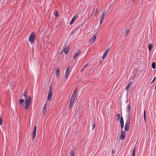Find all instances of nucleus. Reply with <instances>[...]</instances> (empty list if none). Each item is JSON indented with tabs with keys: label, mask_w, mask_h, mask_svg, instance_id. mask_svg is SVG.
<instances>
[{
	"label": "nucleus",
	"mask_w": 156,
	"mask_h": 156,
	"mask_svg": "<svg viewBox=\"0 0 156 156\" xmlns=\"http://www.w3.org/2000/svg\"><path fill=\"white\" fill-rule=\"evenodd\" d=\"M47 105L46 103H45L44 105V107L43 108V109H47Z\"/></svg>",
	"instance_id": "2f4dec72"
},
{
	"label": "nucleus",
	"mask_w": 156,
	"mask_h": 156,
	"mask_svg": "<svg viewBox=\"0 0 156 156\" xmlns=\"http://www.w3.org/2000/svg\"><path fill=\"white\" fill-rule=\"evenodd\" d=\"M36 129L37 126H35L34 129V131L33 133V139H34L36 137Z\"/></svg>",
	"instance_id": "0eeeda50"
},
{
	"label": "nucleus",
	"mask_w": 156,
	"mask_h": 156,
	"mask_svg": "<svg viewBox=\"0 0 156 156\" xmlns=\"http://www.w3.org/2000/svg\"><path fill=\"white\" fill-rule=\"evenodd\" d=\"M59 73H60V69H59L58 68L57 69V70L56 71V77L57 78L58 77V76H59Z\"/></svg>",
	"instance_id": "f8f14e48"
},
{
	"label": "nucleus",
	"mask_w": 156,
	"mask_h": 156,
	"mask_svg": "<svg viewBox=\"0 0 156 156\" xmlns=\"http://www.w3.org/2000/svg\"><path fill=\"white\" fill-rule=\"evenodd\" d=\"M77 88H75L74 89V90L73 92V94H72V95L71 98L70 100V102H73V103L74 102V101L75 100V98L76 96V92L77 91Z\"/></svg>",
	"instance_id": "f03ea898"
},
{
	"label": "nucleus",
	"mask_w": 156,
	"mask_h": 156,
	"mask_svg": "<svg viewBox=\"0 0 156 156\" xmlns=\"http://www.w3.org/2000/svg\"><path fill=\"white\" fill-rule=\"evenodd\" d=\"M152 67L153 69H154L155 67V63L154 62H153L152 64Z\"/></svg>",
	"instance_id": "5701e85b"
},
{
	"label": "nucleus",
	"mask_w": 156,
	"mask_h": 156,
	"mask_svg": "<svg viewBox=\"0 0 156 156\" xmlns=\"http://www.w3.org/2000/svg\"><path fill=\"white\" fill-rule=\"evenodd\" d=\"M129 32V30H126V32L125 33V35L124 36L125 37L128 34Z\"/></svg>",
	"instance_id": "a878e982"
},
{
	"label": "nucleus",
	"mask_w": 156,
	"mask_h": 156,
	"mask_svg": "<svg viewBox=\"0 0 156 156\" xmlns=\"http://www.w3.org/2000/svg\"><path fill=\"white\" fill-rule=\"evenodd\" d=\"M73 102H70V103L69 105V109H70L71 107L73 105Z\"/></svg>",
	"instance_id": "c756f323"
},
{
	"label": "nucleus",
	"mask_w": 156,
	"mask_h": 156,
	"mask_svg": "<svg viewBox=\"0 0 156 156\" xmlns=\"http://www.w3.org/2000/svg\"><path fill=\"white\" fill-rule=\"evenodd\" d=\"M81 53L80 51H79L77 52H75L73 57V59H75L77 56L79 55Z\"/></svg>",
	"instance_id": "1a4fd4ad"
},
{
	"label": "nucleus",
	"mask_w": 156,
	"mask_h": 156,
	"mask_svg": "<svg viewBox=\"0 0 156 156\" xmlns=\"http://www.w3.org/2000/svg\"><path fill=\"white\" fill-rule=\"evenodd\" d=\"M49 93H52V87L51 86H50L49 87Z\"/></svg>",
	"instance_id": "393cba45"
},
{
	"label": "nucleus",
	"mask_w": 156,
	"mask_h": 156,
	"mask_svg": "<svg viewBox=\"0 0 156 156\" xmlns=\"http://www.w3.org/2000/svg\"><path fill=\"white\" fill-rule=\"evenodd\" d=\"M70 69V66H68L67 69H66V75H65V77L66 78V79H67L68 77L69 74V70Z\"/></svg>",
	"instance_id": "39448f33"
},
{
	"label": "nucleus",
	"mask_w": 156,
	"mask_h": 156,
	"mask_svg": "<svg viewBox=\"0 0 156 156\" xmlns=\"http://www.w3.org/2000/svg\"><path fill=\"white\" fill-rule=\"evenodd\" d=\"M23 96L26 97H26H27V92H25L24 94H23Z\"/></svg>",
	"instance_id": "f704fd0d"
},
{
	"label": "nucleus",
	"mask_w": 156,
	"mask_h": 156,
	"mask_svg": "<svg viewBox=\"0 0 156 156\" xmlns=\"http://www.w3.org/2000/svg\"><path fill=\"white\" fill-rule=\"evenodd\" d=\"M98 13V9H97L94 12V15L95 16H96V15H97Z\"/></svg>",
	"instance_id": "7c9ffc66"
},
{
	"label": "nucleus",
	"mask_w": 156,
	"mask_h": 156,
	"mask_svg": "<svg viewBox=\"0 0 156 156\" xmlns=\"http://www.w3.org/2000/svg\"><path fill=\"white\" fill-rule=\"evenodd\" d=\"M121 133L120 139L122 140H123L125 138V132L124 131H121Z\"/></svg>",
	"instance_id": "6e6552de"
},
{
	"label": "nucleus",
	"mask_w": 156,
	"mask_h": 156,
	"mask_svg": "<svg viewBox=\"0 0 156 156\" xmlns=\"http://www.w3.org/2000/svg\"><path fill=\"white\" fill-rule=\"evenodd\" d=\"M78 15H79V13H76V15H75V16H74L73 17V20H75L77 18L78 16Z\"/></svg>",
	"instance_id": "f3484780"
},
{
	"label": "nucleus",
	"mask_w": 156,
	"mask_h": 156,
	"mask_svg": "<svg viewBox=\"0 0 156 156\" xmlns=\"http://www.w3.org/2000/svg\"><path fill=\"white\" fill-rule=\"evenodd\" d=\"M152 47V44H150L148 46V49H149V51L150 52L151 51V50Z\"/></svg>",
	"instance_id": "a211bd4d"
},
{
	"label": "nucleus",
	"mask_w": 156,
	"mask_h": 156,
	"mask_svg": "<svg viewBox=\"0 0 156 156\" xmlns=\"http://www.w3.org/2000/svg\"><path fill=\"white\" fill-rule=\"evenodd\" d=\"M75 20H73V19H72V20H71V22H70V24H71L73 23Z\"/></svg>",
	"instance_id": "72a5a7b5"
},
{
	"label": "nucleus",
	"mask_w": 156,
	"mask_h": 156,
	"mask_svg": "<svg viewBox=\"0 0 156 156\" xmlns=\"http://www.w3.org/2000/svg\"><path fill=\"white\" fill-rule=\"evenodd\" d=\"M130 122L129 120H127L125 125V129L126 131H129L130 126Z\"/></svg>",
	"instance_id": "20e7f679"
},
{
	"label": "nucleus",
	"mask_w": 156,
	"mask_h": 156,
	"mask_svg": "<svg viewBox=\"0 0 156 156\" xmlns=\"http://www.w3.org/2000/svg\"><path fill=\"white\" fill-rule=\"evenodd\" d=\"M146 116L145 115V110L144 111V116Z\"/></svg>",
	"instance_id": "79ce46f5"
},
{
	"label": "nucleus",
	"mask_w": 156,
	"mask_h": 156,
	"mask_svg": "<svg viewBox=\"0 0 156 156\" xmlns=\"http://www.w3.org/2000/svg\"><path fill=\"white\" fill-rule=\"evenodd\" d=\"M120 124H124L123 119L122 117H121L120 118Z\"/></svg>",
	"instance_id": "dca6fc26"
},
{
	"label": "nucleus",
	"mask_w": 156,
	"mask_h": 156,
	"mask_svg": "<svg viewBox=\"0 0 156 156\" xmlns=\"http://www.w3.org/2000/svg\"><path fill=\"white\" fill-rule=\"evenodd\" d=\"M2 120L1 118H0V125H2Z\"/></svg>",
	"instance_id": "4c0bfd02"
},
{
	"label": "nucleus",
	"mask_w": 156,
	"mask_h": 156,
	"mask_svg": "<svg viewBox=\"0 0 156 156\" xmlns=\"http://www.w3.org/2000/svg\"><path fill=\"white\" fill-rule=\"evenodd\" d=\"M47 109H43V114L44 115L46 114Z\"/></svg>",
	"instance_id": "cd10ccee"
},
{
	"label": "nucleus",
	"mask_w": 156,
	"mask_h": 156,
	"mask_svg": "<svg viewBox=\"0 0 156 156\" xmlns=\"http://www.w3.org/2000/svg\"><path fill=\"white\" fill-rule=\"evenodd\" d=\"M127 108H128V112L130 114V109H131V103H129L127 106Z\"/></svg>",
	"instance_id": "9d476101"
},
{
	"label": "nucleus",
	"mask_w": 156,
	"mask_h": 156,
	"mask_svg": "<svg viewBox=\"0 0 156 156\" xmlns=\"http://www.w3.org/2000/svg\"><path fill=\"white\" fill-rule=\"evenodd\" d=\"M35 37V34L34 32H33L31 34L29 38V41L31 43L33 44L34 43Z\"/></svg>",
	"instance_id": "7ed1b4c3"
},
{
	"label": "nucleus",
	"mask_w": 156,
	"mask_h": 156,
	"mask_svg": "<svg viewBox=\"0 0 156 156\" xmlns=\"http://www.w3.org/2000/svg\"><path fill=\"white\" fill-rule=\"evenodd\" d=\"M107 55V54L104 52L103 55L102 56V58L103 59H104L106 57Z\"/></svg>",
	"instance_id": "b1692460"
},
{
	"label": "nucleus",
	"mask_w": 156,
	"mask_h": 156,
	"mask_svg": "<svg viewBox=\"0 0 156 156\" xmlns=\"http://www.w3.org/2000/svg\"><path fill=\"white\" fill-rule=\"evenodd\" d=\"M106 14V12L105 11H104L103 12L102 14L101 18H102L103 19L104 16Z\"/></svg>",
	"instance_id": "6ab92c4d"
},
{
	"label": "nucleus",
	"mask_w": 156,
	"mask_h": 156,
	"mask_svg": "<svg viewBox=\"0 0 156 156\" xmlns=\"http://www.w3.org/2000/svg\"><path fill=\"white\" fill-rule=\"evenodd\" d=\"M31 102V98L30 96L27 97L25 99V108L28 109L30 106Z\"/></svg>",
	"instance_id": "f257e3e1"
},
{
	"label": "nucleus",
	"mask_w": 156,
	"mask_h": 156,
	"mask_svg": "<svg viewBox=\"0 0 156 156\" xmlns=\"http://www.w3.org/2000/svg\"><path fill=\"white\" fill-rule=\"evenodd\" d=\"M103 19V18H101L100 19V24H101V23H102V20Z\"/></svg>",
	"instance_id": "ea45409f"
},
{
	"label": "nucleus",
	"mask_w": 156,
	"mask_h": 156,
	"mask_svg": "<svg viewBox=\"0 0 156 156\" xmlns=\"http://www.w3.org/2000/svg\"><path fill=\"white\" fill-rule=\"evenodd\" d=\"M155 77L154 79H153V80L152 81L151 83H152L153 82H154V81L155 80Z\"/></svg>",
	"instance_id": "a19ab883"
},
{
	"label": "nucleus",
	"mask_w": 156,
	"mask_h": 156,
	"mask_svg": "<svg viewBox=\"0 0 156 156\" xmlns=\"http://www.w3.org/2000/svg\"><path fill=\"white\" fill-rule=\"evenodd\" d=\"M88 65V64H87L84 65L83 66V68H85Z\"/></svg>",
	"instance_id": "e433bc0d"
},
{
	"label": "nucleus",
	"mask_w": 156,
	"mask_h": 156,
	"mask_svg": "<svg viewBox=\"0 0 156 156\" xmlns=\"http://www.w3.org/2000/svg\"><path fill=\"white\" fill-rule=\"evenodd\" d=\"M52 93H49L48 96V98H47V100L48 101H49L51 100V96H52Z\"/></svg>",
	"instance_id": "9b49d317"
},
{
	"label": "nucleus",
	"mask_w": 156,
	"mask_h": 156,
	"mask_svg": "<svg viewBox=\"0 0 156 156\" xmlns=\"http://www.w3.org/2000/svg\"><path fill=\"white\" fill-rule=\"evenodd\" d=\"M135 147L134 148V149H133L132 154V156H135Z\"/></svg>",
	"instance_id": "412c9836"
},
{
	"label": "nucleus",
	"mask_w": 156,
	"mask_h": 156,
	"mask_svg": "<svg viewBox=\"0 0 156 156\" xmlns=\"http://www.w3.org/2000/svg\"><path fill=\"white\" fill-rule=\"evenodd\" d=\"M132 84V83H129L127 85V87H126V90H128L131 87Z\"/></svg>",
	"instance_id": "ddd939ff"
},
{
	"label": "nucleus",
	"mask_w": 156,
	"mask_h": 156,
	"mask_svg": "<svg viewBox=\"0 0 156 156\" xmlns=\"http://www.w3.org/2000/svg\"><path fill=\"white\" fill-rule=\"evenodd\" d=\"M75 153L74 151H71L70 152V154L71 155V156H74Z\"/></svg>",
	"instance_id": "aec40b11"
},
{
	"label": "nucleus",
	"mask_w": 156,
	"mask_h": 156,
	"mask_svg": "<svg viewBox=\"0 0 156 156\" xmlns=\"http://www.w3.org/2000/svg\"><path fill=\"white\" fill-rule=\"evenodd\" d=\"M95 124L94 123L93 125V126H92V130H93L95 128Z\"/></svg>",
	"instance_id": "473e14b6"
},
{
	"label": "nucleus",
	"mask_w": 156,
	"mask_h": 156,
	"mask_svg": "<svg viewBox=\"0 0 156 156\" xmlns=\"http://www.w3.org/2000/svg\"><path fill=\"white\" fill-rule=\"evenodd\" d=\"M24 102V100L23 99H20L19 100V103L20 105H22Z\"/></svg>",
	"instance_id": "4468645a"
},
{
	"label": "nucleus",
	"mask_w": 156,
	"mask_h": 156,
	"mask_svg": "<svg viewBox=\"0 0 156 156\" xmlns=\"http://www.w3.org/2000/svg\"><path fill=\"white\" fill-rule=\"evenodd\" d=\"M110 50V48H107V49H106V50H105V53H106V54H108L109 50Z\"/></svg>",
	"instance_id": "c85d7f7f"
},
{
	"label": "nucleus",
	"mask_w": 156,
	"mask_h": 156,
	"mask_svg": "<svg viewBox=\"0 0 156 156\" xmlns=\"http://www.w3.org/2000/svg\"><path fill=\"white\" fill-rule=\"evenodd\" d=\"M63 49L64 50V52L66 54H67L68 53L70 48L69 47L65 46V47H63Z\"/></svg>",
	"instance_id": "423d86ee"
},
{
	"label": "nucleus",
	"mask_w": 156,
	"mask_h": 156,
	"mask_svg": "<svg viewBox=\"0 0 156 156\" xmlns=\"http://www.w3.org/2000/svg\"><path fill=\"white\" fill-rule=\"evenodd\" d=\"M54 15L56 17H57L58 16V13L57 10H56L55 13H54Z\"/></svg>",
	"instance_id": "4be33fe9"
},
{
	"label": "nucleus",
	"mask_w": 156,
	"mask_h": 156,
	"mask_svg": "<svg viewBox=\"0 0 156 156\" xmlns=\"http://www.w3.org/2000/svg\"><path fill=\"white\" fill-rule=\"evenodd\" d=\"M120 115L119 114H118L117 115V119L119 120L120 118Z\"/></svg>",
	"instance_id": "bb28decb"
},
{
	"label": "nucleus",
	"mask_w": 156,
	"mask_h": 156,
	"mask_svg": "<svg viewBox=\"0 0 156 156\" xmlns=\"http://www.w3.org/2000/svg\"><path fill=\"white\" fill-rule=\"evenodd\" d=\"M96 36H94L92 37L91 41L92 43L94 42L95 41L96 39Z\"/></svg>",
	"instance_id": "2eb2a0df"
},
{
	"label": "nucleus",
	"mask_w": 156,
	"mask_h": 156,
	"mask_svg": "<svg viewBox=\"0 0 156 156\" xmlns=\"http://www.w3.org/2000/svg\"><path fill=\"white\" fill-rule=\"evenodd\" d=\"M76 31V29L73 30L71 32V35H73V33Z\"/></svg>",
	"instance_id": "c9c22d12"
},
{
	"label": "nucleus",
	"mask_w": 156,
	"mask_h": 156,
	"mask_svg": "<svg viewBox=\"0 0 156 156\" xmlns=\"http://www.w3.org/2000/svg\"><path fill=\"white\" fill-rule=\"evenodd\" d=\"M124 127V124H121V128L122 129Z\"/></svg>",
	"instance_id": "58836bf2"
},
{
	"label": "nucleus",
	"mask_w": 156,
	"mask_h": 156,
	"mask_svg": "<svg viewBox=\"0 0 156 156\" xmlns=\"http://www.w3.org/2000/svg\"><path fill=\"white\" fill-rule=\"evenodd\" d=\"M84 69L85 68H83H83L81 69V71H83L84 70Z\"/></svg>",
	"instance_id": "c03bdc74"
},
{
	"label": "nucleus",
	"mask_w": 156,
	"mask_h": 156,
	"mask_svg": "<svg viewBox=\"0 0 156 156\" xmlns=\"http://www.w3.org/2000/svg\"><path fill=\"white\" fill-rule=\"evenodd\" d=\"M144 119L145 121H146V116H144Z\"/></svg>",
	"instance_id": "37998d69"
}]
</instances>
